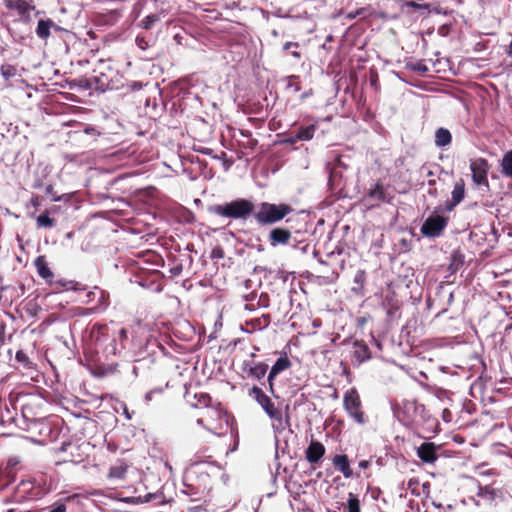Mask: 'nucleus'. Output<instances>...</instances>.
I'll return each instance as SVG.
<instances>
[{"instance_id":"59","label":"nucleus","mask_w":512,"mask_h":512,"mask_svg":"<svg viewBox=\"0 0 512 512\" xmlns=\"http://www.w3.org/2000/svg\"><path fill=\"white\" fill-rule=\"evenodd\" d=\"M69 284H70L69 288H71L73 290H80V288L78 287L79 283L69 282Z\"/></svg>"},{"instance_id":"3","label":"nucleus","mask_w":512,"mask_h":512,"mask_svg":"<svg viewBox=\"0 0 512 512\" xmlns=\"http://www.w3.org/2000/svg\"><path fill=\"white\" fill-rule=\"evenodd\" d=\"M127 339L128 335L125 328L112 331L106 328L97 339V346L102 349L103 353L108 358L119 354L122 348H124V341Z\"/></svg>"},{"instance_id":"28","label":"nucleus","mask_w":512,"mask_h":512,"mask_svg":"<svg viewBox=\"0 0 512 512\" xmlns=\"http://www.w3.org/2000/svg\"><path fill=\"white\" fill-rule=\"evenodd\" d=\"M49 170L48 167L45 166L41 170H37L34 174V180L32 183L33 189H41L44 186V179L48 176Z\"/></svg>"},{"instance_id":"52","label":"nucleus","mask_w":512,"mask_h":512,"mask_svg":"<svg viewBox=\"0 0 512 512\" xmlns=\"http://www.w3.org/2000/svg\"><path fill=\"white\" fill-rule=\"evenodd\" d=\"M358 466H359L360 469H363V470L367 469L370 466V461H368V460H361V461H359Z\"/></svg>"},{"instance_id":"7","label":"nucleus","mask_w":512,"mask_h":512,"mask_svg":"<svg viewBox=\"0 0 512 512\" xmlns=\"http://www.w3.org/2000/svg\"><path fill=\"white\" fill-rule=\"evenodd\" d=\"M249 396L261 406L269 418H277V416H279V411L281 410L275 407L271 398L266 395L260 387L253 386L249 390Z\"/></svg>"},{"instance_id":"37","label":"nucleus","mask_w":512,"mask_h":512,"mask_svg":"<svg viewBox=\"0 0 512 512\" xmlns=\"http://www.w3.org/2000/svg\"><path fill=\"white\" fill-rule=\"evenodd\" d=\"M15 359L18 362L22 363L25 367H29V365L31 364V362L29 360V357L22 350H19V351L16 352Z\"/></svg>"},{"instance_id":"15","label":"nucleus","mask_w":512,"mask_h":512,"mask_svg":"<svg viewBox=\"0 0 512 512\" xmlns=\"http://www.w3.org/2000/svg\"><path fill=\"white\" fill-rule=\"evenodd\" d=\"M21 71H25V69L21 68ZM0 74L6 82H9L11 79H15V78H20L21 82H25L22 79V73L20 72V70L15 65H12V64H8V63L1 64ZM11 86L12 85L9 83L6 84V87H11Z\"/></svg>"},{"instance_id":"14","label":"nucleus","mask_w":512,"mask_h":512,"mask_svg":"<svg viewBox=\"0 0 512 512\" xmlns=\"http://www.w3.org/2000/svg\"><path fill=\"white\" fill-rule=\"evenodd\" d=\"M332 463L346 479L353 477V470L350 467V461L346 454H336L332 458Z\"/></svg>"},{"instance_id":"38","label":"nucleus","mask_w":512,"mask_h":512,"mask_svg":"<svg viewBox=\"0 0 512 512\" xmlns=\"http://www.w3.org/2000/svg\"><path fill=\"white\" fill-rule=\"evenodd\" d=\"M45 193L47 195H50L52 197V201H55V202H58V201H61L62 199L64 198H67V195H62V196H57L55 193H54V190H53V186L51 184L47 185L46 188H45Z\"/></svg>"},{"instance_id":"46","label":"nucleus","mask_w":512,"mask_h":512,"mask_svg":"<svg viewBox=\"0 0 512 512\" xmlns=\"http://www.w3.org/2000/svg\"><path fill=\"white\" fill-rule=\"evenodd\" d=\"M70 448H75V446H73L72 443H70V442H63L61 444V446L59 447L58 451L59 452H66Z\"/></svg>"},{"instance_id":"9","label":"nucleus","mask_w":512,"mask_h":512,"mask_svg":"<svg viewBox=\"0 0 512 512\" xmlns=\"http://www.w3.org/2000/svg\"><path fill=\"white\" fill-rule=\"evenodd\" d=\"M344 169L345 166L339 158L329 168L328 187L332 191V193L340 192L343 189L345 185V181L343 178Z\"/></svg>"},{"instance_id":"39","label":"nucleus","mask_w":512,"mask_h":512,"mask_svg":"<svg viewBox=\"0 0 512 512\" xmlns=\"http://www.w3.org/2000/svg\"><path fill=\"white\" fill-rule=\"evenodd\" d=\"M224 257V250L221 246H216L212 249L210 258L212 260L222 259Z\"/></svg>"},{"instance_id":"50","label":"nucleus","mask_w":512,"mask_h":512,"mask_svg":"<svg viewBox=\"0 0 512 512\" xmlns=\"http://www.w3.org/2000/svg\"><path fill=\"white\" fill-rule=\"evenodd\" d=\"M267 383H268V389L270 391V393L274 396V397H277L275 395V391H274V380H270V377H267Z\"/></svg>"},{"instance_id":"35","label":"nucleus","mask_w":512,"mask_h":512,"mask_svg":"<svg viewBox=\"0 0 512 512\" xmlns=\"http://www.w3.org/2000/svg\"><path fill=\"white\" fill-rule=\"evenodd\" d=\"M354 283L358 285L357 288H353L354 291L361 289L366 281V272L364 270H358L354 276Z\"/></svg>"},{"instance_id":"17","label":"nucleus","mask_w":512,"mask_h":512,"mask_svg":"<svg viewBox=\"0 0 512 512\" xmlns=\"http://www.w3.org/2000/svg\"><path fill=\"white\" fill-rule=\"evenodd\" d=\"M318 129V125L316 123H311L308 125H300L299 127L294 129L296 139L299 141H310Z\"/></svg>"},{"instance_id":"22","label":"nucleus","mask_w":512,"mask_h":512,"mask_svg":"<svg viewBox=\"0 0 512 512\" xmlns=\"http://www.w3.org/2000/svg\"><path fill=\"white\" fill-rule=\"evenodd\" d=\"M4 5L9 10H16L21 16L33 8L26 0H4Z\"/></svg>"},{"instance_id":"51","label":"nucleus","mask_w":512,"mask_h":512,"mask_svg":"<svg viewBox=\"0 0 512 512\" xmlns=\"http://www.w3.org/2000/svg\"><path fill=\"white\" fill-rule=\"evenodd\" d=\"M30 204L33 207H35V208L39 207L40 206V197L39 196H33L31 198V200H30Z\"/></svg>"},{"instance_id":"61","label":"nucleus","mask_w":512,"mask_h":512,"mask_svg":"<svg viewBox=\"0 0 512 512\" xmlns=\"http://www.w3.org/2000/svg\"><path fill=\"white\" fill-rule=\"evenodd\" d=\"M312 94V91H306L304 92L302 95H301V100H304L306 99L307 97H309L310 95Z\"/></svg>"},{"instance_id":"49","label":"nucleus","mask_w":512,"mask_h":512,"mask_svg":"<svg viewBox=\"0 0 512 512\" xmlns=\"http://www.w3.org/2000/svg\"><path fill=\"white\" fill-rule=\"evenodd\" d=\"M334 40V37L333 35L329 34L327 37H326V40H325V43L322 45V48L329 51L330 50V47H328L327 44H329L330 42H332Z\"/></svg>"},{"instance_id":"30","label":"nucleus","mask_w":512,"mask_h":512,"mask_svg":"<svg viewBox=\"0 0 512 512\" xmlns=\"http://www.w3.org/2000/svg\"><path fill=\"white\" fill-rule=\"evenodd\" d=\"M343 512H360V501L357 495L353 493L348 494L347 505L344 507Z\"/></svg>"},{"instance_id":"10","label":"nucleus","mask_w":512,"mask_h":512,"mask_svg":"<svg viewBox=\"0 0 512 512\" xmlns=\"http://www.w3.org/2000/svg\"><path fill=\"white\" fill-rule=\"evenodd\" d=\"M325 452V446L321 442L317 440H311L310 444L305 450V458L309 463L316 464L321 461L325 455Z\"/></svg>"},{"instance_id":"36","label":"nucleus","mask_w":512,"mask_h":512,"mask_svg":"<svg viewBox=\"0 0 512 512\" xmlns=\"http://www.w3.org/2000/svg\"><path fill=\"white\" fill-rule=\"evenodd\" d=\"M299 47V43L297 42H286L284 45H283V50L284 51H289V48H295L297 49ZM292 56L296 59H299L301 57V54L297 51V50H293L291 52Z\"/></svg>"},{"instance_id":"6","label":"nucleus","mask_w":512,"mask_h":512,"mask_svg":"<svg viewBox=\"0 0 512 512\" xmlns=\"http://www.w3.org/2000/svg\"><path fill=\"white\" fill-rule=\"evenodd\" d=\"M490 165L485 158H477L470 163V170L472 173V181L478 187H485L486 191L489 190L488 171Z\"/></svg>"},{"instance_id":"26","label":"nucleus","mask_w":512,"mask_h":512,"mask_svg":"<svg viewBox=\"0 0 512 512\" xmlns=\"http://www.w3.org/2000/svg\"><path fill=\"white\" fill-rule=\"evenodd\" d=\"M501 173L508 178L512 179V150L504 153L501 159Z\"/></svg>"},{"instance_id":"19","label":"nucleus","mask_w":512,"mask_h":512,"mask_svg":"<svg viewBox=\"0 0 512 512\" xmlns=\"http://www.w3.org/2000/svg\"><path fill=\"white\" fill-rule=\"evenodd\" d=\"M54 27V21L50 18L39 19L35 33L41 40H47L52 33Z\"/></svg>"},{"instance_id":"21","label":"nucleus","mask_w":512,"mask_h":512,"mask_svg":"<svg viewBox=\"0 0 512 512\" xmlns=\"http://www.w3.org/2000/svg\"><path fill=\"white\" fill-rule=\"evenodd\" d=\"M291 366V361L289 358L284 355L282 357H279L273 366L271 367L268 377H270V380H275L278 374H280L282 371L288 369Z\"/></svg>"},{"instance_id":"33","label":"nucleus","mask_w":512,"mask_h":512,"mask_svg":"<svg viewBox=\"0 0 512 512\" xmlns=\"http://www.w3.org/2000/svg\"><path fill=\"white\" fill-rule=\"evenodd\" d=\"M406 68L411 70V71L418 72V73H421V74H424V73L429 71L428 66H426L421 61H418V62H408L406 64Z\"/></svg>"},{"instance_id":"45","label":"nucleus","mask_w":512,"mask_h":512,"mask_svg":"<svg viewBox=\"0 0 512 512\" xmlns=\"http://www.w3.org/2000/svg\"><path fill=\"white\" fill-rule=\"evenodd\" d=\"M83 132L85 134L91 135V136H97L100 134L93 126H86L84 128Z\"/></svg>"},{"instance_id":"34","label":"nucleus","mask_w":512,"mask_h":512,"mask_svg":"<svg viewBox=\"0 0 512 512\" xmlns=\"http://www.w3.org/2000/svg\"><path fill=\"white\" fill-rule=\"evenodd\" d=\"M285 80H287V85H286L287 90H292L293 92L300 91V89H301L300 84L298 82H295V81L299 80L298 76H295V75L287 76L285 78Z\"/></svg>"},{"instance_id":"24","label":"nucleus","mask_w":512,"mask_h":512,"mask_svg":"<svg viewBox=\"0 0 512 512\" xmlns=\"http://www.w3.org/2000/svg\"><path fill=\"white\" fill-rule=\"evenodd\" d=\"M35 267L37 269L38 275L41 278H43L45 280L53 278V273H52L51 269L49 268V266L43 256H39L36 258Z\"/></svg>"},{"instance_id":"13","label":"nucleus","mask_w":512,"mask_h":512,"mask_svg":"<svg viewBox=\"0 0 512 512\" xmlns=\"http://www.w3.org/2000/svg\"><path fill=\"white\" fill-rule=\"evenodd\" d=\"M353 363L360 365L371 358V351L364 341L356 340L353 343Z\"/></svg>"},{"instance_id":"25","label":"nucleus","mask_w":512,"mask_h":512,"mask_svg":"<svg viewBox=\"0 0 512 512\" xmlns=\"http://www.w3.org/2000/svg\"><path fill=\"white\" fill-rule=\"evenodd\" d=\"M164 17L165 16V13L164 11L162 10L161 12L159 13H151L149 15H147L146 17H144L141 22H140V27L145 29V30H150L153 28V26L158 22L160 21L161 17Z\"/></svg>"},{"instance_id":"56","label":"nucleus","mask_w":512,"mask_h":512,"mask_svg":"<svg viewBox=\"0 0 512 512\" xmlns=\"http://www.w3.org/2000/svg\"><path fill=\"white\" fill-rule=\"evenodd\" d=\"M397 309H398L397 307H395V306H391V307H390V308H388V310H387V315H388L389 317H392V316L394 315L395 311H397Z\"/></svg>"},{"instance_id":"23","label":"nucleus","mask_w":512,"mask_h":512,"mask_svg":"<svg viewBox=\"0 0 512 512\" xmlns=\"http://www.w3.org/2000/svg\"><path fill=\"white\" fill-rule=\"evenodd\" d=\"M452 141L451 132L446 128H438L435 132V145L439 148L448 146Z\"/></svg>"},{"instance_id":"64","label":"nucleus","mask_w":512,"mask_h":512,"mask_svg":"<svg viewBox=\"0 0 512 512\" xmlns=\"http://www.w3.org/2000/svg\"><path fill=\"white\" fill-rule=\"evenodd\" d=\"M132 373H133V375H134V376H136V377L138 376V374H139V370H138V367H137V366H133V368H132Z\"/></svg>"},{"instance_id":"20","label":"nucleus","mask_w":512,"mask_h":512,"mask_svg":"<svg viewBox=\"0 0 512 512\" xmlns=\"http://www.w3.org/2000/svg\"><path fill=\"white\" fill-rule=\"evenodd\" d=\"M155 501L156 503H165L164 495L162 492L147 493L144 497H128L125 499L127 503H147Z\"/></svg>"},{"instance_id":"53","label":"nucleus","mask_w":512,"mask_h":512,"mask_svg":"<svg viewBox=\"0 0 512 512\" xmlns=\"http://www.w3.org/2000/svg\"><path fill=\"white\" fill-rule=\"evenodd\" d=\"M198 152H200L201 154L203 155H211L213 150L210 149V148H206V147H203V148H200L197 150Z\"/></svg>"},{"instance_id":"63","label":"nucleus","mask_w":512,"mask_h":512,"mask_svg":"<svg viewBox=\"0 0 512 512\" xmlns=\"http://www.w3.org/2000/svg\"><path fill=\"white\" fill-rule=\"evenodd\" d=\"M245 308L249 311H254L255 310V306L254 304H246Z\"/></svg>"},{"instance_id":"2","label":"nucleus","mask_w":512,"mask_h":512,"mask_svg":"<svg viewBox=\"0 0 512 512\" xmlns=\"http://www.w3.org/2000/svg\"><path fill=\"white\" fill-rule=\"evenodd\" d=\"M394 414L404 423H425L430 420L426 407L416 400H404L401 405H392Z\"/></svg>"},{"instance_id":"11","label":"nucleus","mask_w":512,"mask_h":512,"mask_svg":"<svg viewBox=\"0 0 512 512\" xmlns=\"http://www.w3.org/2000/svg\"><path fill=\"white\" fill-rule=\"evenodd\" d=\"M417 456L425 463H434L438 459L437 446L433 442H424L417 448Z\"/></svg>"},{"instance_id":"54","label":"nucleus","mask_w":512,"mask_h":512,"mask_svg":"<svg viewBox=\"0 0 512 512\" xmlns=\"http://www.w3.org/2000/svg\"><path fill=\"white\" fill-rule=\"evenodd\" d=\"M153 396H154V391H148L145 396H144V399L147 403H149L152 399H153Z\"/></svg>"},{"instance_id":"44","label":"nucleus","mask_w":512,"mask_h":512,"mask_svg":"<svg viewBox=\"0 0 512 512\" xmlns=\"http://www.w3.org/2000/svg\"><path fill=\"white\" fill-rule=\"evenodd\" d=\"M136 44L142 50H145L148 47V42L146 41V39L144 37L137 36Z\"/></svg>"},{"instance_id":"43","label":"nucleus","mask_w":512,"mask_h":512,"mask_svg":"<svg viewBox=\"0 0 512 512\" xmlns=\"http://www.w3.org/2000/svg\"><path fill=\"white\" fill-rule=\"evenodd\" d=\"M404 6L412 7L414 9H427L429 7L428 4H418L415 1H407V2H405Z\"/></svg>"},{"instance_id":"8","label":"nucleus","mask_w":512,"mask_h":512,"mask_svg":"<svg viewBox=\"0 0 512 512\" xmlns=\"http://www.w3.org/2000/svg\"><path fill=\"white\" fill-rule=\"evenodd\" d=\"M268 241L270 246L275 248L280 245H292L293 248H297L298 242L292 236L289 229L284 227H275L270 230L268 234Z\"/></svg>"},{"instance_id":"62","label":"nucleus","mask_w":512,"mask_h":512,"mask_svg":"<svg viewBox=\"0 0 512 512\" xmlns=\"http://www.w3.org/2000/svg\"><path fill=\"white\" fill-rule=\"evenodd\" d=\"M506 52H507L509 57H512V41L510 42Z\"/></svg>"},{"instance_id":"29","label":"nucleus","mask_w":512,"mask_h":512,"mask_svg":"<svg viewBox=\"0 0 512 512\" xmlns=\"http://www.w3.org/2000/svg\"><path fill=\"white\" fill-rule=\"evenodd\" d=\"M38 228H51L55 225V220L50 217L49 211H43L36 219Z\"/></svg>"},{"instance_id":"12","label":"nucleus","mask_w":512,"mask_h":512,"mask_svg":"<svg viewBox=\"0 0 512 512\" xmlns=\"http://www.w3.org/2000/svg\"><path fill=\"white\" fill-rule=\"evenodd\" d=\"M247 370V376L249 378L255 379V380H262L267 371H268V365L264 362H244V370Z\"/></svg>"},{"instance_id":"48","label":"nucleus","mask_w":512,"mask_h":512,"mask_svg":"<svg viewBox=\"0 0 512 512\" xmlns=\"http://www.w3.org/2000/svg\"><path fill=\"white\" fill-rule=\"evenodd\" d=\"M131 89L133 91H138V90H141L142 87H143V84L139 81H133L130 85Z\"/></svg>"},{"instance_id":"42","label":"nucleus","mask_w":512,"mask_h":512,"mask_svg":"<svg viewBox=\"0 0 512 512\" xmlns=\"http://www.w3.org/2000/svg\"><path fill=\"white\" fill-rule=\"evenodd\" d=\"M257 305L259 307L267 308L269 307V296L266 293H261L258 299Z\"/></svg>"},{"instance_id":"18","label":"nucleus","mask_w":512,"mask_h":512,"mask_svg":"<svg viewBox=\"0 0 512 512\" xmlns=\"http://www.w3.org/2000/svg\"><path fill=\"white\" fill-rule=\"evenodd\" d=\"M452 198H451V201L447 203L446 205V209L448 211H451L454 209V207L456 205H458L463 199H464V196H465V188H464V183L462 180H460L459 182H457L452 190Z\"/></svg>"},{"instance_id":"55","label":"nucleus","mask_w":512,"mask_h":512,"mask_svg":"<svg viewBox=\"0 0 512 512\" xmlns=\"http://www.w3.org/2000/svg\"><path fill=\"white\" fill-rule=\"evenodd\" d=\"M266 271H267V268L264 266H255L253 269L254 273H262V272H266Z\"/></svg>"},{"instance_id":"1","label":"nucleus","mask_w":512,"mask_h":512,"mask_svg":"<svg viewBox=\"0 0 512 512\" xmlns=\"http://www.w3.org/2000/svg\"><path fill=\"white\" fill-rule=\"evenodd\" d=\"M293 208L289 204H274L262 202L256 213L254 212V204L245 198H237L230 202L222 204L209 205L207 212L223 218L246 220L252 214L255 220L261 226L272 225L284 219Z\"/></svg>"},{"instance_id":"58","label":"nucleus","mask_w":512,"mask_h":512,"mask_svg":"<svg viewBox=\"0 0 512 512\" xmlns=\"http://www.w3.org/2000/svg\"><path fill=\"white\" fill-rule=\"evenodd\" d=\"M151 391H154V394H162L164 391V388L156 387V388L151 389Z\"/></svg>"},{"instance_id":"40","label":"nucleus","mask_w":512,"mask_h":512,"mask_svg":"<svg viewBox=\"0 0 512 512\" xmlns=\"http://www.w3.org/2000/svg\"><path fill=\"white\" fill-rule=\"evenodd\" d=\"M299 139H296L294 130L291 131L282 141V144L294 145Z\"/></svg>"},{"instance_id":"47","label":"nucleus","mask_w":512,"mask_h":512,"mask_svg":"<svg viewBox=\"0 0 512 512\" xmlns=\"http://www.w3.org/2000/svg\"><path fill=\"white\" fill-rule=\"evenodd\" d=\"M49 512H66V505L63 503L57 504L53 509Z\"/></svg>"},{"instance_id":"57","label":"nucleus","mask_w":512,"mask_h":512,"mask_svg":"<svg viewBox=\"0 0 512 512\" xmlns=\"http://www.w3.org/2000/svg\"><path fill=\"white\" fill-rule=\"evenodd\" d=\"M453 300H454V294H453V292H449V294H448L447 304H448V305H451V304H452V302H453Z\"/></svg>"},{"instance_id":"32","label":"nucleus","mask_w":512,"mask_h":512,"mask_svg":"<svg viewBox=\"0 0 512 512\" xmlns=\"http://www.w3.org/2000/svg\"><path fill=\"white\" fill-rule=\"evenodd\" d=\"M270 321H271L270 315L263 314L260 318H256V319L252 320L251 323L253 324L254 329L262 330L269 326Z\"/></svg>"},{"instance_id":"27","label":"nucleus","mask_w":512,"mask_h":512,"mask_svg":"<svg viewBox=\"0 0 512 512\" xmlns=\"http://www.w3.org/2000/svg\"><path fill=\"white\" fill-rule=\"evenodd\" d=\"M270 419L273 421L272 428L275 433H281L287 427L290 426L289 416L286 415V417L283 418L282 411H279V416H277V418H270Z\"/></svg>"},{"instance_id":"5","label":"nucleus","mask_w":512,"mask_h":512,"mask_svg":"<svg viewBox=\"0 0 512 512\" xmlns=\"http://www.w3.org/2000/svg\"><path fill=\"white\" fill-rule=\"evenodd\" d=\"M448 223V218L440 215L437 211L430 214L423 222L420 231L425 237H439Z\"/></svg>"},{"instance_id":"41","label":"nucleus","mask_w":512,"mask_h":512,"mask_svg":"<svg viewBox=\"0 0 512 512\" xmlns=\"http://www.w3.org/2000/svg\"><path fill=\"white\" fill-rule=\"evenodd\" d=\"M367 11V8H360V9H357L356 11H353V12H349L347 15H346V18L349 19V20H352V19H355L356 17H359V16H363L365 17V12Z\"/></svg>"},{"instance_id":"31","label":"nucleus","mask_w":512,"mask_h":512,"mask_svg":"<svg viewBox=\"0 0 512 512\" xmlns=\"http://www.w3.org/2000/svg\"><path fill=\"white\" fill-rule=\"evenodd\" d=\"M497 492V490L492 489L489 486H479L477 496L492 502L495 500Z\"/></svg>"},{"instance_id":"4","label":"nucleus","mask_w":512,"mask_h":512,"mask_svg":"<svg viewBox=\"0 0 512 512\" xmlns=\"http://www.w3.org/2000/svg\"><path fill=\"white\" fill-rule=\"evenodd\" d=\"M343 406L349 416L358 424H364V413L361 410L360 396L355 388L347 390L343 397Z\"/></svg>"},{"instance_id":"16","label":"nucleus","mask_w":512,"mask_h":512,"mask_svg":"<svg viewBox=\"0 0 512 512\" xmlns=\"http://www.w3.org/2000/svg\"><path fill=\"white\" fill-rule=\"evenodd\" d=\"M366 198L371 201L377 202H389L390 198L387 197V193L383 183L376 182L372 188L366 194Z\"/></svg>"},{"instance_id":"60","label":"nucleus","mask_w":512,"mask_h":512,"mask_svg":"<svg viewBox=\"0 0 512 512\" xmlns=\"http://www.w3.org/2000/svg\"><path fill=\"white\" fill-rule=\"evenodd\" d=\"M52 31L54 32H60V31H64V29L60 26H58L55 22H54V27L52 28Z\"/></svg>"}]
</instances>
